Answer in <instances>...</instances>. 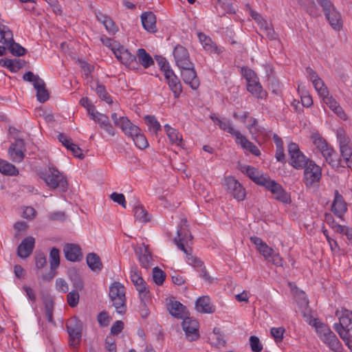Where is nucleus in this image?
<instances>
[{"label": "nucleus", "instance_id": "37", "mask_svg": "<svg viewBox=\"0 0 352 352\" xmlns=\"http://www.w3.org/2000/svg\"><path fill=\"white\" fill-rule=\"evenodd\" d=\"M144 120L151 133L157 135L162 130L160 122L154 116H146Z\"/></svg>", "mask_w": 352, "mask_h": 352}, {"label": "nucleus", "instance_id": "23", "mask_svg": "<svg viewBox=\"0 0 352 352\" xmlns=\"http://www.w3.org/2000/svg\"><path fill=\"white\" fill-rule=\"evenodd\" d=\"M198 37L204 50L211 54H219L222 50L219 48L212 40L204 33H199Z\"/></svg>", "mask_w": 352, "mask_h": 352}, {"label": "nucleus", "instance_id": "6", "mask_svg": "<svg viewBox=\"0 0 352 352\" xmlns=\"http://www.w3.org/2000/svg\"><path fill=\"white\" fill-rule=\"evenodd\" d=\"M316 329L320 338L331 351L333 352L342 351L341 342L335 333L332 332L327 325L320 324L316 326Z\"/></svg>", "mask_w": 352, "mask_h": 352}, {"label": "nucleus", "instance_id": "4", "mask_svg": "<svg viewBox=\"0 0 352 352\" xmlns=\"http://www.w3.org/2000/svg\"><path fill=\"white\" fill-rule=\"evenodd\" d=\"M109 296L116 312L124 314L126 310V288L120 282L115 281L109 286Z\"/></svg>", "mask_w": 352, "mask_h": 352}, {"label": "nucleus", "instance_id": "45", "mask_svg": "<svg viewBox=\"0 0 352 352\" xmlns=\"http://www.w3.org/2000/svg\"><path fill=\"white\" fill-rule=\"evenodd\" d=\"M139 261L142 267L147 268L151 265L152 258L150 252L146 248L141 250V254L139 256Z\"/></svg>", "mask_w": 352, "mask_h": 352}, {"label": "nucleus", "instance_id": "60", "mask_svg": "<svg viewBox=\"0 0 352 352\" xmlns=\"http://www.w3.org/2000/svg\"><path fill=\"white\" fill-rule=\"evenodd\" d=\"M136 289L139 292V296L142 302H145L146 301L148 300L150 298V292L146 284L137 287Z\"/></svg>", "mask_w": 352, "mask_h": 352}, {"label": "nucleus", "instance_id": "47", "mask_svg": "<svg viewBox=\"0 0 352 352\" xmlns=\"http://www.w3.org/2000/svg\"><path fill=\"white\" fill-rule=\"evenodd\" d=\"M132 140L135 145L140 149H144L148 146V141L141 131L137 135H135Z\"/></svg>", "mask_w": 352, "mask_h": 352}, {"label": "nucleus", "instance_id": "57", "mask_svg": "<svg viewBox=\"0 0 352 352\" xmlns=\"http://www.w3.org/2000/svg\"><path fill=\"white\" fill-rule=\"evenodd\" d=\"M68 305L72 307H75L79 302V294L78 290L71 291L67 296Z\"/></svg>", "mask_w": 352, "mask_h": 352}, {"label": "nucleus", "instance_id": "44", "mask_svg": "<svg viewBox=\"0 0 352 352\" xmlns=\"http://www.w3.org/2000/svg\"><path fill=\"white\" fill-rule=\"evenodd\" d=\"M50 263L51 270H55L59 266V250L56 248H52L50 252Z\"/></svg>", "mask_w": 352, "mask_h": 352}, {"label": "nucleus", "instance_id": "58", "mask_svg": "<svg viewBox=\"0 0 352 352\" xmlns=\"http://www.w3.org/2000/svg\"><path fill=\"white\" fill-rule=\"evenodd\" d=\"M249 341L251 349L253 352H261L263 350V345L257 336H251Z\"/></svg>", "mask_w": 352, "mask_h": 352}, {"label": "nucleus", "instance_id": "16", "mask_svg": "<svg viewBox=\"0 0 352 352\" xmlns=\"http://www.w3.org/2000/svg\"><path fill=\"white\" fill-rule=\"evenodd\" d=\"M179 69H181V76L184 82L189 85L192 89H197L199 86V80L197 76L194 64L192 63V67H184Z\"/></svg>", "mask_w": 352, "mask_h": 352}, {"label": "nucleus", "instance_id": "20", "mask_svg": "<svg viewBox=\"0 0 352 352\" xmlns=\"http://www.w3.org/2000/svg\"><path fill=\"white\" fill-rule=\"evenodd\" d=\"M242 171L245 173L252 180L260 186H264L266 182L270 178L269 177L264 176L260 170L253 166H244Z\"/></svg>", "mask_w": 352, "mask_h": 352}, {"label": "nucleus", "instance_id": "46", "mask_svg": "<svg viewBox=\"0 0 352 352\" xmlns=\"http://www.w3.org/2000/svg\"><path fill=\"white\" fill-rule=\"evenodd\" d=\"M23 80L30 82L33 87H38L43 81L38 75L32 72H27L23 74Z\"/></svg>", "mask_w": 352, "mask_h": 352}, {"label": "nucleus", "instance_id": "31", "mask_svg": "<svg viewBox=\"0 0 352 352\" xmlns=\"http://www.w3.org/2000/svg\"><path fill=\"white\" fill-rule=\"evenodd\" d=\"M88 267L94 272H100L102 269V263L100 257L96 253H89L86 257Z\"/></svg>", "mask_w": 352, "mask_h": 352}, {"label": "nucleus", "instance_id": "5", "mask_svg": "<svg viewBox=\"0 0 352 352\" xmlns=\"http://www.w3.org/2000/svg\"><path fill=\"white\" fill-rule=\"evenodd\" d=\"M313 144L316 148L322 153L332 167H338L340 160L333 149L327 144L326 140L318 134H314L311 136Z\"/></svg>", "mask_w": 352, "mask_h": 352}, {"label": "nucleus", "instance_id": "18", "mask_svg": "<svg viewBox=\"0 0 352 352\" xmlns=\"http://www.w3.org/2000/svg\"><path fill=\"white\" fill-rule=\"evenodd\" d=\"M164 77L170 89L174 94L175 98H179L182 91V85L178 77L173 70H168L164 74Z\"/></svg>", "mask_w": 352, "mask_h": 352}, {"label": "nucleus", "instance_id": "42", "mask_svg": "<svg viewBox=\"0 0 352 352\" xmlns=\"http://www.w3.org/2000/svg\"><path fill=\"white\" fill-rule=\"evenodd\" d=\"M247 89L257 98L263 99L267 96V92L263 89L260 82L251 87H247Z\"/></svg>", "mask_w": 352, "mask_h": 352}, {"label": "nucleus", "instance_id": "61", "mask_svg": "<svg viewBox=\"0 0 352 352\" xmlns=\"http://www.w3.org/2000/svg\"><path fill=\"white\" fill-rule=\"evenodd\" d=\"M35 261L36 266L37 268H43L47 264L46 257L44 253L41 252H36Z\"/></svg>", "mask_w": 352, "mask_h": 352}, {"label": "nucleus", "instance_id": "30", "mask_svg": "<svg viewBox=\"0 0 352 352\" xmlns=\"http://www.w3.org/2000/svg\"><path fill=\"white\" fill-rule=\"evenodd\" d=\"M195 306L199 312L210 314L214 311V308L210 304V299L208 296L199 297L196 300Z\"/></svg>", "mask_w": 352, "mask_h": 352}, {"label": "nucleus", "instance_id": "43", "mask_svg": "<svg viewBox=\"0 0 352 352\" xmlns=\"http://www.w3.org/2000/svg\"><path fill=\"white\" fill-rule=\"evenodd\" d=\"M36 91V98L40 102H45L49 98V94L45 89V84L44 81L41 83L38 87H34Z\"/></svg>", "mask_w": 352, "mask_h": 352}, {"label": "nucleus", "instance_id": "13", "mask_svg": "<svg viewBox=\"0 0 352 352\" xmlns=\"http://www.w3.org/2000/svg\"><path fill=\"white\" fill-rule=\"evenodd\" d=\"M116 57L124 65L131 69H137L138 63L135 55L132 54L124 46L120 45V47L114 52Z\"/></svg>", "mask_w": 352, "mask_h": 352}, {"label": "nucleus", "instance_id": "36", "mask_svg": "<svg viewBox=\"0 0 352 352\" xmlns=\"http://www.w3.org/2000/svg\"><path fill=\"white\" fill-rule=\"evenodd\" d=\"M120 129L126 136L131 139L140 131V129L133 124L129 119L125 120V122L122 124Z\"/></svg>", "mask_w": 352, "mask_h": 352}, {"label": "nucleus", "instance_id": "50", "mask_svg": "<svg viewBox=\"0 0 352 352\" xmlns=\"http://www.w3.org/2000/svg\"><path fill=\"white\" fill-rule=\"evenodd\" d=\"M80 104L85 107L90 118L93 117L97 111L96 110L95 106L91 103L88 98H82L80 100Z\"/></svg>", "mask_w": 352, "mask_h": 352}, {"label": "nucleus", "instance_id": "40", "mask_svg": "<svg viewBox=\"0 0 352 352\" xmlns=\"http://www.w3.org/2000/svg\"><path fill=\"white\" fill-rule=\"evenodd\" d=\"M12 32L5 25L0 23V43L3 45L8 43L9 41H12Z\"/></svg>", "mask_w": 352, "mask_h": 352}, {"label": "nucleus", "instance_id": "11", "mask_svg": "<svg viewBox=\"0 0 352 352\" xmlns=\"http://www.w3.org/2000/svg\"><path fill=\"white\" fill-rule=\"evenodd\" d=\"M272 194L274 199L283 204H289L291 201V197L283 186L270 178L263 186Z\"/></svg>", "mask_w": 352, "mask_h": 352}, {"label": "nucleus", "instance_id": "12", "mask_svg": "<svg viewBox=\"0 0 352 352\" xmlns=\"http://www.w3.org/2000/svg\"><path fill=\"white\" fill-rule=\"evenodd\" d=\"M228 193L237 201H243L245 197V190L234 177H228L224 184Z\"/></svg>", "mask_w": 352, "mask_h": 352}, {"label": "nucleus", "instance_id": "21", "mask_svg": "<svg viewBox=\"0 0 352 352\" xmlns=\"http://www.w3.org/2000/svg\"><path fill=\"white\" fill-rule=\"evenodd\" d=\"M63 252L66 259L69 261H79L82 258L81 250L78 245L67 243L64 246Z\"/></svg>", "mask_w": 352, "mask_h": 352}, {"label": "nucleus", "instance_id": "19", "mask_svg": "<svg viewBox=\"0 0 352 352\" xmlns=\"http://www.w3.org/2000/svg\"><path fill=\"white\" fill-rule=\"evenodd\" d=\"M331 210L339 218H342L343 214L347 211V204L345 202L342 195L338 190L335 191V197L331 205Z\"/></svg>", "mask_w": 352, "mask_h": 352}, {"label": "nucleus", "instance_id": "2", "mask_svg": "<svg viewBox=\"0 0 352 352\" xmlns=\"http://www.w3.org/2000/svg\"><path fill=\"white\" fill-rule=\"evenodd\" d=\"M39 176L50 188L58 189L61 192H65L67 190V179L54 166H49L47 169L41 171Z\"/></svg>", "mask_w": 352, "mask_h": 352}, {"label": "nucleus", "instance_id": "1", "mask_svg": "<svg viewBox=\"0 0 352 352\" xmlns=\"http://www.w3.org/2000/svg\"><path fill=\"white\" fill-rule=\"evenodd\" d=\"M336 315L338 316L339 322L335 323L333 328L348 347L351 348V342H352V312L344 309L341 311H337Z\"/></svg>", "mask_w": 352, "mask_h": 352}, {"label": "nucleus", "instance_id": "51", "mask_svg": "<svg viewBox=\"0 0 352 352\" xmlns=\"http://www.w3.org/2000/svg\"><path fill=\"white\" fill-rule=\"evenodd\" d=\"M217 6H219L227 13H234L235 9L230 0H214Z\"/></svg>", "mask_w": 352, "mask_h": 352}, {"label": "nucleus", "instance_id": "41", "mask_svg": "<svg viewBox=\"0 0 352 352\" xmlns=\"http://www.w3.org/2000/svg\"><path fill=\"white\" fill-rule=\"evenodd\" d=\"M312 84L320 97L322 98L329 95L328 89L321 78H314Z\"/></svg>", "mask_w": 352, "mask_h": 352}, {"label": "nucleus", "instance_id": "29", "mask_svg": "<svg viewBox=\"0 0 352 352\" xmlns=\"http://www.w3.org/2000/svg\"><path fill=\"white\" fill-rule=\"evenodd\" d=\"M8 154L14 162H21L22 161V142H12L8 149Z\"/></svg>", "mask_w": 352, "mask_h": 352}, {"label": "nucleus", "instance_id": "54", "mask_svg": "<svg viewBox=\"0 0 352 352\" xmlns=\"http://www.w3.org/2000/svg\"><path fill=\"white\" fill-rule=\"evenodd\" d=\"M307 12L312 16L316 17L320 15V12L316 8V3L313 0H306L305 3Z\"/></svg>", "mask_w": 352, "mask_h": 352}, {"label": "nucleus", "instance_id": "25", "mask_svg": "<svg viewBox=\"0 0 352 352\" xmlns=\"http://www.w3.org/2000/svg\"><path fill=\"white\" fill-rule=\"evenodd\" d=\"M142 23L143 28L150 32H155L156 29V18L155 15L151 12H144L141 16Z\"/></svg>", "mask_w": 352, "mask_h": 352}, {"label": "nucleus", "instance_id": "39", "mask_svg": "<svg viewBox=\"0 0 352 352\" xmlns=\"http://www.w3.org/2000/svg\"><path fill=\"white\" fill-rule=\"evenodd\" d=\"M341 155L346 161L347 166L352 168V147L350 143L340 145Z\"/></svg>", "mask_w": 352, "mask_h": 352}, {"label": "nucleus", "instance_id": "15", "mask_svg": "<svg viewBox=\"0 0 352 352\" xmlns=\"http://www.w3.org/2000/svg\"><path fill=\"white\" fill-rule=\"evenodd\" d=\"M174 59L179 68L184 67H192V62L190 61L188 50L183 46L177 45L173 52Z\"/></svg>", "mask_w": 352, "mask_h": 352}, {"label": "nucleus", "instance_id": "49", "mask_svg": "<svg viewBox=\"0 0 352 352\" xmlns=\"http://www.w3.org/2000/svg\"><path fill=\"white\" fill-rule=\"evenodd\" d=\"M166 274L159 267H155L153 270V281L158 285H161L163 284L165 280Z\"/></svg>", "mask_w": 352, "mask_h": 352}, {"label": "nucleus", "instance_id": "53", "mask_svg": "<svg viewBox=\"0 0 352 352\" xmlns=\"http://www.w3.org/2000/svg\"><path fill=\"white\" fill-rule=\"evenodd\" d=\"M91 118L97 122L101 128L105 126L106 124L111 123L107 116L99 113L98 111H97L96 113H95L94 116Z\"/></svg>", "mask_w": 352, "mask_h": 352}, {"label": "nucleus", "instance_id": "14", "mask_svg": "<svg viewBox=\"0 0 352 352\" xmlns=\"http://www.w3.org/2000/svg\"><path fill=\"white\" fill-rule=\"evenodd\" d=\"M182 327L188 340L194 341L199 338V322L197 320L188 317L184 318Z\"/></svg>", "mask_w": 352, "mask_h": 352}, {"label": "nucleus", "instance_id": "59", "mask_svg": "<svg viewBox=\"0 0 352 352\" xmlns=\"http://www.w3.org/2000/svg\"><path fill=\"white\" fill-rule=\"evenodd\" d=\"M285 331L284 327H272L270 330L272 336L274 338L276 342H281L283 338V334Z\"/></svg>", "mask_w": 352, "mask_h": 352}, {"label": "nucleus", "instance_id": "9", "mask_svg": "<svg viewBox=\"0 0 352 352\" xmlns=\"http://www.w3.org/2000/svg\"><path fill=\"white\" fill-rule=\"evenodd\" d=\"M303 181L307 187L311 188L318 184L322 177V169L314 161L308 162L303 168Z\"/></svg>", "mask_w": 352, "mask_h": 352}, {"label": "nucleus", "instance_id": "56", "mask_svg": "<svg viewBox=\"0 0 352 352\" xmlns=\"http://www.w3.org/2000/svg\"><path fill=\"white\" fill-rule=\"evenodd\" d=\"M190 251H191V249L188 248V249H187V252H184L186 254V258H187L188 263L190 265H191L195 267H204L203 262L197 257L192 256L190 253Z\"/></svg>", "mask_w": 352, "mask_h": 352}, {"label": "nucleus", "instance_id": "32", "mask_svg": "<svg viewBox=\"0 0 352 352\" xmlns=\"http://www.w3.org/2000/svg\"><path fill=\"white\" fill-rule=\"evenodd\" d=\"M136 58L144 68H148L154 64V60L151 55L143 48L138 50Z\"/></svg>", "mask_w": 352, "mask_h": 352}, {"label": "nucleus", "instance_id": "26", "mask_svg": "<svg viewBox=\"0 0 352 352\" xmlns=\"http://www.w3.org/2000/svg\"><path fill=\"white\" fill-rule=\"evenodd\" d=\"M164 130L166 131L170 144L183 147L182 136L177 130L171 127L168 124L164 125Z\"/></svg>", "mask_w": 352, "mask_h": 352}, {"label": "nucleus", "instance_id": "10", "mask_svg": "<svg viewBox=\"0 0 352 352\" xmlns=\"http://www.w3.org/2000/svg\"><path fill=\"white\" fill-rule=\"evenodd\" d=\"M290 157V164L296 169H302L311 160L307 159L300 151L297 144L291 142L287 146Z\"/></svg>", "mask_w": 352, "mask_h": 352}, {"label": "nucleus", "instance_id": "38", "mask_svg": "<svg viewBox=\"0 0 352 352\" xmlns=\"http://www.w3.org/2000/svg\"><path fill=\"white\" fill-rule=\"evenodd\" d=\"M35 246V239L32 236L23 239V258L30 256Z\"/></svg>", "mask_w": 352, "mask_h": 352}, {"label": "nucleus", "instance_id": "7", "mask_svg": "<svg viewBox=\"0 0 352 352\" xmlns=\"http://www.w3.org/2000/svg\"><path fill=\"white\" fill-rule=\"evenodd\" d=\"M66 327L69 337V345L76 350L81 341L82 322L76 317H73L67 321Z\"/></svg>", "mask_w": 352, "mask_h": 352}, {"label": "nucleus", "instance_id": "17", "mask_svg": "<svg viewBox=\"0 0 352 352\" xmlns=\"http://www.w3.org/2000/svg\"><path fill=\"white\" fill-rule=\"evenodd\" d=\"M257 250L269 262H271L277 266L283 265V259L280 255L278 253H276L274 250L269 247L265 243H264Z\"/></svg>", "mask_w": 352, "mask_h": 352}, {"label": "nucleus", "instance_id": "63", "mask_svg": "<svg viewBox=\"0 0 352 352\" xmlns=\"http://www.w3.org/2000/svg\"><path fill=\"white\" fill-rule=\"evenodd\" d=\"M104 26L109 34H115L118 31V28L110 17L106 21Z\"/></svg>", "mask_w": 352, "mask_h": 352}, {"label": "nucleus", "instance_id": "24", "mask_svg": "<svg viewBox=\"0 0 352 352\" xmlns=\"http://www.w3.org/2000/svg\"><path fill=\"white\" fill-rule=\"evenodd\" d=\"M322 100L329 109H331V110L333 111L339 118L344 120H347V116L343 109L332 96L327 95V96L322 97Z\"/></svg>", "mask_w": 352, "mask_h": 352}, {"label": "nucleus", "instance_id": "35", "mask_svg": "<svg viewBox=\"0 0 352 352\" xmlns=\"http://www.w3.org/2000/svg\"><path fill=\"white\" fill-rule=\"evenodd\" d=\"M133 215L136 220L142 223H147L150 221V217L146 210L140 204H137L134 206Z\"/></svg>", "mask_w": 352, "mask_h": 352}, {"label": "nucleus", "instance_id": "55", "mask_svg": "<svg viewBox=\"0 0 352 352\" xmlns=\"http://www.w3.org/2000/svg\"><path fill=\"white\" fill-rule=\"evenodd\" d=\"M100 41L102 44L110 48L113 53L118 49V47H120V45L118 42L109 38L104 35L101 36Z\"/></svg>", "mask_w": 352, "mask_h": 352}, {"label": "nucleus", "instance_id": "33", "mask_svg": "<svg viewBox=\"0 0 352 352\" xmlns=\"http://www.w3.org/2000/svg\"><path fill=\"white\" fill-rule=\"evenodd\" d=\"M130 278L135 288L144 285L146 283L142 277L141 272L136 265H132L130 270Z\"/></svg>", "mask_w": 352, "mask_h": 352}, {"label": "nucleus", "instance_id": "52", "mask_svg": "<svg viewBox=\"0 0 352 352\" xmlns=\"http://www.w3.org/2000/svg\"><path fill=\"white\" fill-rule=\"evenodd\" d=\"M96 91L97 95L107 103L111 104L113 102L111 97L107 92L104 86L98 85L96 89Z\"/></svg>", "mask_w": 352, "mask_h": 352}, {"label": "nucleus", "instance_id": "28", "mask_svg": "<svg viewBox=\"0 0 352 352\" xmlns=\"http://www.w3.org/2000/svg\"><path fill=\"white\" fill-rule=\"evenodd\" d=\"M169 313L178 318H183L186 315V307L179 301H170L168 305Z\"/></svg>", "mask_w": 352, "mask_h": 352}, {"label": "nucleus", "instance_id": "48", "mask_svg": "<svg viewBox=\"0 0 352 352\" xmlns=\"http://www.w3.org/2000/svg\"><path fill=\"white\" fill-rule=\"evenodd\" d=\"M8 49L13 55L21 56H22V47L18 44L14 43V39L12 38V41H9L8 43L4 44Z\"/></svg>", "mask_w": 352, "mask_h": 352}, {"label": "nucleus", "instance_id": "64", "mask_svg": "<svg viewBox=\"0 0 352 352\" xmlns=\"http://www.w3.org/2000/svg\"><path fill=\"white\" fill-rule=\"evenodd\" d=\"M98 322L101 327H107L110 322V317L106 311H102L98 315Z\"/></svg>", "mask_w": 352, "mask_h": 352}, {"label": "nucleus", "instance_id": "8", "mask_svg": "<svg viewBox=\"0 0 352 352\" xmlns=\"http://www.w3.org/2000/svg\"><path fill=\"white\" fill-rule=\"evenodd\" d=\"M177 237L175 238L174 241L177 247L182 250L184 252H187L188 249L189 243L192 239V236L189 231L187 220L182 219L178 226L177 231Z\"/></svg>", "mask_w": 352, "mask_h": 352}, {"label": "nucleus", "instance_id": "62", "mask_svg": "<svg viewBox=\"0 0 352 352\" xmlns=\"http://www.w3.org/2000/svg\"><path fill=\"white\" fill-rule=\"evenodd\" d=\"M71 280L76 290L82 289L83 282L80 275H78L77 273H75L74 275L71 276Z\"/></svg>", "mask_w": 352, "mask_h": 352}, {"label": "nucleus", "instance_id": "27", "mask_svg": "<svg viewBox=\"0 0 352 352\" xmlns=\"http://www.w3.org/2000/svg\"><path fill=\"white\" fill-rule=\"evenodd\" d=\"M211 118L214 121V124L218 125L221 129L227 131L234 138L237 135V133L240 132L233 127L232 123L230 120L219 119L214 116H212Z\"/></svg>", "mask_w": 352, "mask_h": 352}, {"label": "nucleus", "instance_id": "22", "mask_svg": "<svg viewBox=\"0 0 352 352\" xmlns=\"http://www.w3.org/2000/svg\"><path fill=\"white\" fill-rule=\"evenodd\" d=\"M235 140L237 144H239L241 146L245 151H250L252 154L255 156H259L261 152L258 147L255 146L252 142L249 141L243 135L239 132L235 137Z\"/></svg>", "mask_w": 352, "mask_h": 352}, {"label": "nucleus", "instance_id": "3", "mask_svg": "<svg viewBox=\"0 0 352 352\" xmlns=\"http://www.w3.org/2000/svg\"><path fill=\"white\" fill-rule=\"evenodd\" d=\"M316 2L331 27L336 31L340 30L343 26L342 16L333 2L331 0H316Z\"/></svg>", "mask_w": 352, "mask_h": 352}, {"label": "nucleus", "instance_id": "34", "mask_svg": "<svg viewBox=\"0 0 352 352\" xmlns=\"http://www.w3.org/2000/svg\"><path fill=\"white\" fill-rule=\"evenodd\" d=\"M0 173L8 176H14L19 174V170L6 160L0 159Z\"/></svg>", "mask_w": 352, "mask_h": 352}]
</instances>
